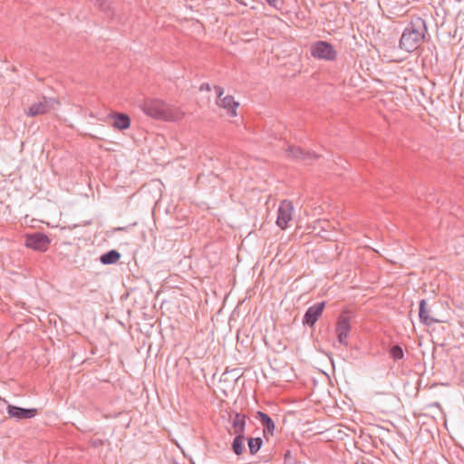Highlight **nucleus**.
Instances as JSON below:
<instances>
[{"label":"nucleus","instance_id":"f257e3e1","mask_svg":"<svg viewBox=\"0 0 464 464\" xmlns=\"http://www.w3.org/2000/svg\"><path fill=\"white\" fill-rule=\"evenodd\" d=\"M426 34L425 21L420 16L412 17L401 36L400 48L408 53L415 51L424 41Z\"/></svg>","mask_w":464,"mask_h":464},{"label":"nucleus","instance_id":"f03ea898","mask_svg":"<svg viewBox=\"0 0 464 464\" xmlns=\"http://www.w3.org/2000/svg\"><path fill=\"white\" fill-rule=\"evenodd\" d=\"M144 113L156 120L176 121L182 118L183 113L176 109L169 107L163 101L159 99H147L142 104Z\"/></svg>","mask_w":464,"mask_h":464},{"label":"nucleus","instance_id":"7ed1b4c3","mask_svg":"<svg viewBox=\"0 0 464 464\" xmlns=\"http://www.w3.org/2000/svg\"><path fill=\"white\" fill-rule=\"evenodd\" d=\"M311 55L317 60L333 62L337 58L334 45L326 41H317L311 45Z\"/></svg>","mask_w":464,"mask_h":464},{"label":"nucleus","instance_id":"20e7f679","mask_svg":"<svg viewBox=\"0 0 464 464\" xmlns=\"http://www.w3.org/2000/svg\"><path fill=\"white\" fill-rule=\"evenodd\" d=\"M285 155L287 159L301 160L307 164L318 160L321 158V155L314 151L304 150L301 147L295 145H289L285 149Z\"/></svg>","mask_w":464,"mask_h":464},{"label":"nucleus","instance_id":"39448f33","mask_svg":"<svg viewBox=\"0 0 464 464\" xmlns=\"http://www.w3.org/2000/svg\"><path fill=\"white\" fill-rule=\"evenodd\" d=\"M432 304H429L425 299H421L419 304V318L422 324L430 326L433 324L444 322L442 319L437 317L435 314Z\"/></svg>","mask_w":464,"mask_h":464},{"label":"nucleus","instance_id":"423d86ee","mask_svg":"<svg viewBox=\"0 0 464 464\" xmlns=\"http://www.w3.org/2000/svg\"><path fill=\"white\" fill-rule=\"evenodd\" d=\"M351 331L350 319L344 313H342L336 322L335 332L337 334L338 342L348 346L347 338Z\"/></svg>","mask_w":464,"mask_h":464},{"label":"nucleus","instance_id":"0eeeda50","mask_svg":"<svg viewBox=\"0 0 464 464\" xmlns=\"http://www.w3.org/2000/svg\"><path fill=\"white\" fill-rule=\"evenodd\" d=\"M294 207L291 201L283 200L280 203L276 224L281 229H285L288 226V222L292 219V212Z\"/></svg>","mask_w":464,"mask_h":464},{"label":"nucleus","instance_id":"6e6552de","mask_svg":"<svg viewBox=\"0 0 464 464\" xmlns=\"http://www.w3.org/2000/svg\"><path fill=\"white\" fill-rule=\"evenodd\" d=\"M25 246L35 251H46L50 241L44 234L36 233L25 237Z\"/></svg>","mask_w":464,"mask_h":464},{"label":"nucleus","instance_id":"1a4fd4ad","mask_svg":"<svg viewBox=\"0 0 464 464\" xmlns=\"http://www.w3.org/2000/svg\"><path fill=\"white\" fill-rule=\"evenodd\" d=\"M325 307V302H319L310 306L304 315L303 317V324L308 325L309 327H313L319 317L323 314L324 309Z\"/></svg>","mask_w":464,"mask_h":464},{"label":"nucleus","instance_id":"9d476101","mask_svg":"<svg viewBox=\"0 0 464 464\" xmlns=\"http://www.w3.org/2000/svg\"><path fill=\"white\" fill-rule=\"evenodd\" d=\"M256 418L259 420L263 426V432L265 438H268V436H273L275 430H276V424L272 418L268 416L266 413L258 411L256 414Z\"/></svg>","mask_w":464,"mask_h":464},{"label":"nucleus","instance_id":"9b49d317","mask_svg":"<svg viewBox=\"0 0 464 464\" xmlns=\"http://www.w3.org/2000/svg\"><path fill=\"white\" fill-rule=\"evenodd\" d=\"M7 412L10 417L21 420V419H31L37 414L36 409H23L9 405L7 407Z\"/></svg>","mask_w":464,"mask_h":464},{"label":"nucleus","instance_id":"f8f14e48","mask_svg":"<svg viewBox=\"0 0 464 464\" xmlns=\"http://www.w3.org/2000/svg\"><path fill=\"white\" fill-rule=\"evenodd\" d=\"M217 105L226 109L230 116H237V108L239 104L235 101L232 95H227L220 99H217Z\"/></svg>","mask_w":464,"mask_h":464},{"label":"nucleus","instance_id":"ddd939ff","mask_svg":"<svg viewBox=\"0 0 464 464\" xmlns=\"http://www.w3.org/2000/svg\"><path fill=\"white\" fill-rule=\"evenodd\" d=\"M246 416L245 414L238 412L235 413L232 417H230L233 433L235 435H244L246 428Z\"/></svg>","mask_w":464,"mask_h":464},{"label":"nucleus","instance_id":"4468645a","mask_svg":"<svg viewBox=\"0 0 464 464\" xmlns=\"http://www.w3.org/2000/svg\"><path fill=\"white\" fill-rule=\"evenodd\" d=\"M50 110V106L48 102L44 101H40L32 104L25 111L26 115L30 117H34L36 115L46 113Z\"/></svg>","mask_w":464,"mask_h":464},{"label":"nucleus","instance_id":"2eb2a0df","mask_svg":"<svg viewBox=\"0 0 464 464\" xmlns=\"http://www.w3.org/2000/svg\"><path fill=\"white\" fill-rule=\"evenodd\" d=\"M244 435H236L233 442H232V450L236 455H241L244 450Z\"/></svg>","mask_w":464,"mask_h":464},{"label":"nucleus","instance_id":"dca6fc26","mask_svg":"<svg viewBox=\"0 0 464 464\" xmlns=\"http://www.w3.org/2000/svg\"><path fill=\"white\" fill-rule=\"evenodd\" d=\"M130 126V118L128 114L118 112V130H127Z\"/></svg>","mask_w":464,"mask_h":464},{"label":"nucleus","instance_id":"f3484780","mask_svg":"<svg viewBox=\"0 0 464 464\" xmlns=\"http://www.w3.org/2000/svg\"><path fill=\"white\" fill-rule=\"evenodd\" d=\"M390 356L394 362L404 358V352L400 344H394L389 349Z\"/></svg>","mask_w":464,"mask_h":464},{"label":"nucleus","instance_id":"a211bd4d","mask_svg":"<svg viewBox=\"0 0 464 464\" xmlns=\"http://www.w3.org/2000/svg\"><path fill=\"white\" fill-rule=\"evenodd\" d=\"M247 444L249 448L250 454L254 455L256 454L261 448L263 444V440L261 438H249L247 440Z\"/></svg>","mask_w":464,"mask_h":464},{"label":"nucleus","instance_id":"6ab92c4d","mask_svg":"<svg viewBox=\"0 0 464 464\" xmlns=\"http://www.w3.org/2000/svg\"><path fill=\"white\" fill-rule=\"evenodd\" d=\"M101 261L103 264H113L116 262V250H111L109 253L102 255Z\"/></svg>","mask_w":464,"mask_h":464},{"label":"nucleus","instance_id":"aec40b11","mask_svg":"<svg viewBox=\"0 0 464 464\" xmlns=\"http://www.w3.org/2000/svg\"><path fill=\"white\" fill-rule=\"evenodd\" d=\"M266 1L270 6L276 8V10H281L284 5L283 0H266Z\"/></svg>","mask_w":464,"mask_h":464},{"label":"nucleus","instance_id":"412c9836","mask_svg":"<svg viewBox=\"0 0 464 464\" xmlns=\"http://www.w3.org/2000/svg\"><path fill=\"white\" fill-rule=\"evenodd\" d=\"M215 91H216V93H217V96H218V99H220L222 98V95L224 94V89L220 86H218L216 85L214 87Z\"/></svg>","mask_w":464,"mask_h":464},{"label":"nucleus","instance_id":"4be33fe9","mask_svg":"<svg viewBox=\"0 0 464 464\" xmlns=\"http://www.w3.org/2000/svg\"><path fill=\"white\" fill-rule=\"evenodd\" d=\"M199 90L200 91H208V92H209L211 90V87H210L209 83L204 82V83H202L200 85Z\"/></svg>","mask_w":464,"mask_h":464},{"label":"nucleus","instance_id":"5701e85b","mask_svg":"<svg viewBox=\"0 0 464 464\" xmlns=\"http://www.w3.org/2000/svg\"><path fill=\"white\" fill-rule=\"evenodd\" d=\"M284 459H285V463L286 464L288 462L289 459H292V455H291V451L290 450H286L285 455H284Z\"/></svg>","mask_w":464,"mask_h":464},{"label":"nucleus","instance_id":"b1692460","mask_svg":"<svg viewBox=\"0 0 464 464\" xmlns=\"http://www.w3.org/2000/svg\"><path fill=\"white\" fill-rule=\"evenodd\" d=\"M128 295H129V294H128V293L123 294V295L121 296V300H123V299L127 298V297H128Z\"/></svg>","mask_w":464,"mask_h":464},{"label":"nucleus","instance_id":"393cba45","mask_svg":"<svg viewBox=\"0 0 464 464\" xmlns=\"http://www.w3.org/2000/svg\"><path fill=\"white\" fill-rule=\"evenodd\" d=\"M226 374H227V372H225V373H223V374H222V376H221V378H220V381H221V382H222V381H224V382H226V381H227V380L225 379Z\"/></svg>","mask_w":464,"mask_h":464},{"label":"nucleus","instance_id":"a878e982","mask_svg":"<svg viewBox=\"0 0 464 464\" xmlns=\"http://www.w3.org/2000/svg\"><path fill=\"white\" fill-rule=\"evenodd\" d=\"M118 324H121L122 327L125 328V324L122 321L118 320Z\"/></svg>","mask_w":464,"mask_h":464},{"label":"nucleus","instance_id":"bb28decb","mask_svg":"<svg viewBox=\"0 0 464 464\" xmlns=\"http://www.w3.org/2000/svg\"><path fill=\"white\" fill-rule=\"evenodd\" d=\"M133 195H135V191H133L130 196H128L127 198H131Z\"/></svg>","mask_w":464,"mask_h":464},{"label":"nucleus","instance_id":"cd10ccee","mask_svg":"<svg viewBox=\"0 0 464 464\" xmlns=\"http://www.w3.org/2000/svg\"><path fill=\"white\" fill-rule=\"evenodd\" d=\"M117 256H118V261H119V260H120V258H121V254H120L119 252H118V254H117Z\"/></svg>","mask_w":464,"mask_h":464},{"label":"nucleus","instance_id":"c85d7f7f","mask_svg":"<svg viewBox=\"0 0 464 464\" xmlns=\"http://www.w3.org/2000/svg\"><path fill=\"white\" fill-rule=\"evenodd\" d=\"M392 61H393V62H400V61H401V59H400V60L392 59Z\"/></svg>","mask_w":464,"mask_h":464},{"label":"nucleus","instance_id":"c756f323","mask_svg":"<svg viewBox=\"0 0 464 464\" xmlns=\"http://www.w3.org/2000/svg\"><path fill=\"white\" fill-rule=\"evenodd\" d=\"M126 313H127L128 314H130V310L128 308V309L126 310Z\"/></svg>","mask_w":464,"mask_h":464},{"label":"nucleus","instance_id":"7c9ffc66","mask_svg":"<svg viewBox=\"0 0 464 464\" xmlns=\"http://www.w3.org/2000/svg\"><path fill=\"white\" fill-rule=\"evenodd\" d=\"M121 229H122V227H117V230H118V231H119V230H121Z\"/></svg>","mask_w":464,"mask_h":464}]
</instances>
